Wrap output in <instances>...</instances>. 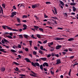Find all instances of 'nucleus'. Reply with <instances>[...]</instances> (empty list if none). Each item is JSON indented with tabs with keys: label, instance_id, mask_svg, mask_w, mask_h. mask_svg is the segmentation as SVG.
<instances>
[{
	"label": "nucleus",
	"instance_id": "obj_1",
	"mask_svg": "<svg viewBox=\"0 0 78 78\" xmlns=\"http://www.w3.org/2000/svg\"><path fill=\"white\" fill-rule=\"evenodd\" d=\"M7 28L10 31H19V30L16 29H12V28L9 27V26H6Z\"/></svg>",
	"mask_w": 78,
	"mask_h": 78
},
{
	"label": "nucleus",
	"instance_id": "obj_2",
	"mask_svg": "<svg viewBox=\"0 0 78 78\" xmlns=\"http://www.w3.org/2000/svg\"><path fill=\"white\" fill-rule=\"evenodd\" d=\"M39 6V5L38 4H35L33 5H32V8L34 9V8H37Z\"/></svg>",
	"mask_w": 78,
	"mask_h": 78
},
{
	"label": "nucleus",
	"instance_id": "obj_3",
	"mask_svg": "<svg viewBox=\"0 0 78 78\" xmlns=\"http://www.w3.org/2000/svg\"><path fill=\"white\" fill-rule=\"evenodd\" d=\"M41 60L43 61H47V58L45 57L40 58L39 59V62H41Z\"/></svg>",
	"mask_w": 78,
	"mask_h": 78
},
{
	"label": "nucleus",
	"instance_id": "obj_4",
	"mask_svg": "<svg viewBox=\"0 0 78 78\" xmlns=\"http://www.w3.org/2000/svg\"><path fill=\"white\" fill-rule=\"evenodd\" d=\"M64 39L62 38L56 37L55 38V40L56 41H61V40H63Z\"/></svg>",
	"mask_w": 78,
	"mask_h": 78
},
{
	"label": "nucleus",
	"instance_id": "obj_5",
	"mask_svg": "<svg viewBox=\"0 0 78 78\" xmlns=\"http://www.w3.org/2000/svg\"><path fill=\"white\" fill-rule=\"evenodd\" d=\"M61 62V60L60 59H57L56 64L58 65V64H60Z\"/></svg>",
	"mask_w": 78,
	"mask_h": 78
},
{
	"label": "nucleus",
	"instance_id": "obj_6",
	"mask_svg": "<svg viewBox=\"0 0 78 78\" xmlns=\"http://www.w3.org/2000/svg\"><path fill=\"white\" fill-rule=\"evenodd\" d=\"M61 47H62V45H58L56 47V50H59V49H60V48H61Z\"/></svg>",
	"mask_w": 78,
	"mask_h": 78
},
{
	"label": "nucleus",
	"instance_id": "obj_7",
	"mask_svg": "<svg viewBox=\"0 0 78 78\" xmlns=\"http://www.w3.org/2000/svg\"><path fill=\"white\" fill-rule=\"evenodd\" d=\"M24 59L25 60H26V61H27V62H30V63H31V61L30 60V59L27 58H25Z\"/></svg>",
	"mask_w": 78,
	"mask_h": 78
},
{
	"label": "nucleus",
	"instance_id": "obj_8",
	"mask_svg": "<svg viewBox=\"0 0 78 78\" xmlns=\"http://www.w3.org/2000/svg\"><path fill=\"white\" fill-rule=\"evenodd\" d=\"M1 70L2 72H5V67H2L1 68Z\"/></svg>",
	"mask_w": 78,
	"mask_h": 78
},
{
	"label": "nucleus",
	"instance_id": "obj_9",
	"mask_svg": "<svg viewBox=\"0 0 78 78\" xmlns=\"http://www.w3.org/2000/svg\"><path fill=\"white\" fill-rule=\"evenodd\" d=\"M0 51H2L3 53H6V51H4V49H0Z\"/></svg>",
	"mask_w": 78,
	"mask_h": 78
},
{
	"label": "nucleus",
	"instance_id": "obj_10",
	"mask_svg": "<svg viewBox=\"0 0 78 78\" xmlns=\"http://www.w3.org/2000/svg\"><path fill=\"white\" fill-rule=\"evenodd\" d=\"M40 69L42 70V71H44V69H43V66L42 65H41L40 66Z\"/></svg>",
	"mask_w": 78,
	"mask_h": 78
},
{
	"label": "nucleus",
	"instance_id": "obj_11",
	"mask_svg": "<svg viewBox=\"0 0 78 78\" xmlns=\"http://www.w3.org/2000/svg\"><path fill=\"white\" fill-rule=\"evenodd\" d=\"M59 2L60 3V4L62 6H64V4L62 1H59Z\"/></svg>",
	"mask_w": 78,
	"mask_h": 78
},
{
	"label": "nucleus",
	"instance_id": "obj_12",
	"mask_svg": "<svg viewBox=\"0 0 78 78\" xmlns=\"http://www.w3.org/2000/svg\"><path fill=\"white\" fill-rule=\"evenodd\" d=\"M35 65L37 67H39L40 66V65L37 62L35 63Z\"/></svg>",
	"mask_w": 78,
	"mask_h": 78
},
{
	"label": "nucleus",
	"instance_id": "obj_13",
	"mask_svg": "<svg viewBox=\"0 0 78 78\" xmlns=\"http://www.w3.org/2000/svg\"><path fill=\"white\" fill-rule=\"evenodd\" d=\"M31 64H32V66H33L34 67H36V64H35V63H34V62H32Z\"/></svg>",
	"mask_w": 78,
	"mask_h": 78
},
{
	"label": "nucleus",
	"instance_id": "obj_14",
	"mask_svg": "<svg viewBox=\"0 0 78 78\" xmlns=\"http://www.w3.org/2000/svg\"><path fill=\"white\" fill-rule=\"evenodd\" d=\"M73 11L74 12H75V11H76V8L74 6H73Z\"/></svg>",
	"mask_w": 78,
	"mask_h": 78
},
{
	"label": "nucleus",
	"instance_id": "obj_15",
	"mask_svg": "<svg viewBox=\"0 0 78 78\" xmlns=\"http://www.w3.org/2000/svg\"><path fill=\"white\" fill-rule=\"evenodd\" d=\"M6 37H8L9 39H12V37L11 36L9 35L6 36Z\"/></svg>",
	"mask_w": 78,
	"mask_h": 78
},
{
	"label": "nucleus",
	"instance_id": "obj_16",
	"mask_svg": "<svg viewBox=\"0 0 78 78\" xmlns=\"http://www.w3.org/2000/svg\"><path fill=\"white\" fill-rule=\"evenodd\" d=\"M17 20L18 23H20V22H21V21H20V20L19 18H17Z\"/></svg>",
	"mask_w": 78,
	"mask_h": 78
},
{
	"label": "nucleus",
	"instance_id": "obj_17",
	"mask_svg": "<svg viewBox=\"0 0 78 78\" xmlns=\"http://www.w3.org/2000/svg\"><path fill=\"white\" fill-rule=\"evenodd\" d=\"M36 36L37 37H38V39H40V38H41V35H40L39 34H37Z\"/></svg>",
	"mask_w": 78,
	"mask_h": 78
},
{
	"label": "nucleus",
	"instance_id": "obj_18",
	"mask_svg": "<svg viewBox=\"0 0 78 78\" xmlns=\"http://www.w3.org/2000/svg\"><path fill=\"white\" fill-rule=\"evenodd\" d=\"M23 36L25 38H27V39H28V36L27 35L24 34Z\"/></svg>",
	"mask_w": 78,
	"mask_h": 78
},
{
	"label": "nucleus",
	"instance_id": "obj_19",
	"mask_svg": "<svg viewBox=\"0 0 78 78\" xmlns=\"http://www.w3.org/2000/svg\"><path fill=\"white\" fill-rule=\"evenodd\" d=\"M16 13H17L16 12H13L12 13V14H14V16H16Z\"/></svg>",
	"mask_w": 78,
	"mask_h": 78
},
{
	"label": "nucleus",
	"instance_id": "obj_20",
	"mask_svg": "<svg viewBox=\"0 0 78 78\" xmlns=\"http://www.w3.org/2000/svg\"><path fill=\"white\" fill-rule=\"evenodd\" d=\"M70 5L72 6H75V5H76V4L75 3H71Z\"/></svg>",
	"mask_w": 78,
	"mask_h": 78
},
{
	"label": "nucleus",
	"instance_id": "obj_21",
	"mask_svg": "<svg viewBox=\"0 0 78 78\" xmlns=\"http://www.w3.org/2000/svg\"><path fill=\"white\" fill-rule=\"evenodd\" d=\"M13 63L16 64V66H19V65H20V64L16 62H14Z\"/></svg>",
	"mask_w": 78,
	"mask_h": 78
},
{
	"label": "nucleus",
	"instance_id": "obj_22",
	"mask_svg": "<svg viewBox=\"0 0 78 78\" xmlns=\"http://www.w3.org/2000/svg\"><path fill=\"white\" fill-rule=\"evenodd\" d=\"M74 40V39L73 38H70L68 40V41H73Z\"/></svg>",
	"mask_w": 78,
	"mask_h": 78
},
{
	"label": "nucleus",
	"instance_id": "obj_23",
	"mask_svg": "<svg viewBox=\"0 0 78 78\" xmlns=\"http://www.w3.org/2000/svg\"><path fill=\"white\" fill-rule=\"evenodd\" d=\"M39 53H41V54L42 55H43V54L44 53V51H39Z\"/></svg>",
	"mask_w": 78,
	"mask_h": 78
},
{
	"label": "nucleus",
	"instance_id": "obj_24",
	"mask_svg": "<svg viewBox=\"0 0 78 78\" xmlns=\"http://www.w3.org/2000/svg\"><path fill=\"white\" fill-rule=\"evenodd\" d=\"M34 28H35V29H38V28H39V27L38 26H34Z\"/></svg>",
	"mask_w": 78,
	"mask_h": 78
},
{
	"label": "nucleus",
	"instance_id": "obj_25",
	"mask_svg": "<svg viewBox=\"0 0 78 78\" xmlns=\"http://www.w3.org/2000/svg\"><path fill=\"white\" fill-rule=\"evenodd\" d=\"M39 30H40V31H41L42 32V33H43V32H44V29H42V28H39Z\"/></svg>",
	"mask_w": 78,
	"mask_h": 78
},
{
	"label": "nucleus",
	"instance_id": "obj_26",
	"mask_svg": "<svg viewBox=\"0 0 78 78\" xmlns=\"http://www.w3.org/2000/svg\"><path fill=\"white\" fill-rule=\"evenodd\" d=\"M51 49L50 50L51 51H54V48L53 47H51Z\"/></svg>",
	"mask_w": 78,
	"mask_h": 78
},
{
	"label": "nucleus",
	"instance_id": "obj_27",
	"mask_svg": "<svg viewBox=\"0 0 78 78\" xmlns=\"http://www.w3.org/2000/svg\"><path fill=\"white\" fill-rule=\"evenodd\" d=\"M11 51H12L13 53H16V51L13 49H11L10 50Z\"/></svg>",
	"mask_w": 78,
	"mask_h": 78
},
{
	"label": "nucleus",
	"instance_id": "obj_28",
	"mask_svg": "<svg viewBox=\"0 0 78 78\" xmlns=\"http://www.w3.org/2000/svg\"><path fill=\"white\" fill-rule=\"evenodd\" d=\"M51 18L53 19H56V20H58V18L56 17H51Z\"/></svg>",
	"mask_w": 78,
	"mask_h": 78
},
{
	"label": "nucleus",
	"instance_id": "obj_29",
	"mask_svg": "<svg viewBox=\"0 0 78 78\" xmlns=\"http://www.w3.org/2000/svg\"><path fill=\"white\" fill-rule=\"evenodd\" d=\"M54 11H55V14H57V10H56V9L55 7L54 8Z\"/></svg>",
	"mask_w": 78,
	"mask_h": 78
},
{
	"label": "nucleus",
	"instance_id": "obj_30",
	"mask_svg": "<svg viewBox=\"0 0 78 78\" xmlns=\"http://www.w3.org/2000/svg\"><path fill=\"white\" fill-rule=\"evenodd\" d=\"M72 71V69H70L69 70V76H70V73H71V71Z\"/></svg>",
	"mask_w": 78,
	"mask_h": 78
},
{
	"label": "nucleus",
	"instance_id": "obj_31",
	"mask_svg": "<svg viewBox=\"0 0 78 78\" xmlns=\"http://www.w3.org/2000/svg\"><path fill=\"white\" fill-rule=\"evenodd\" d=\"M33 42V41H29V43L30 46H31L32 45V43Z\"/></svg>",
	"mask_w": 78,
	"mask_h": 78
},
{
	"label": "nucleus",
	"instance_id": "obj_32",
	"mask_svg": "<svg viewBox=\"0 0 78 78\" xmlns=\"http://www.w3.org/2000/svg\"><path fill=\"white\" fill-rule=\"evenodd\" d=\"M55 55L56 54H55V53H51V56L52 57L55 56Z\"/></svg>",
	"mask_w": 78,
	"mask_h": 78
},
{
	"label": "nucleus",
	"instance_id": "obj_33",
	"mask_svg": "<svg viewBox=\"0 0 78 78\" xmlns=\"http://www.w3.org/2000/svg\"><path fill=\"white\" fill-rule=\"evenodd\" d=\"M30 76H33V77H36V76L32 74H30Z\"/></svg>",
	"mask_w": 78,
	"mask_h": 78
},
{
	"label": "nucleus",
	"instance_id": "obj_34",
	"mask_svg": "<svg viewBox=\"0 0 78 78\" xmlns=\"http://www.w3.org/2000/svg\"><path fill=\"white\" fill-rule=\"evenodd\" d=\"M4 41L5 42H7V43H9V41H8V40H6V39L5 38L4 39Z\"/></svg>",
	"mask_w": 78,
	"mask_h": 78
},
{
	"label": "nucleus",
	"instance_id": "obj_35",
	"mask_svg": "<svg viewBox=\"0 0 78 78\" xmlns=\"http://www.w3.org/2000/svg\"><path fill=\"white\" fill-rule=\"evenodd\" d=\"M19 38H23V36L21 34V35H19Z\"/></svg>",
	"mask_w": 78,
	"mask_h": 78
},
{
	"label": "nucleus",
	"instance_id": "obj_36",
	"mask_svg": "<svg viewBox=\"0 0 78 78\" xmlns=\"http://www.w3.org/2000/svg\"><path fill=\"white\" fill-rule=\"evenodd\" d=\"M8 27V26H2V28H4V30H6V28H7V27Z\"/></svg>",
	"mask_w": 78,
	"mask_h": 78
},
{
	"label": "nucleus",
	"instance_id": "obj_37",
	"mask_svg": "<svg viewBox=\"0 0 78 78\" xmlns=\"http://www.w3.org/2000/svg\"><path fill=\"white\" fill-rule=\"evenodd\" d=\"M22 18L23 19H25V18H27V15H23V17Z\"/></svg>",
	"mask_w": 78,
	"mask_h": 78
},
{
	"label": "nucleus",
	"instance_id": "obj_38",
	"mask_svg": "<svg viewBox=\"0 0 78 78\" xmlns=\"http://www.w3.org/2000/svg\"><path fill=\"white\" fill-rule=\"evenodd\" d=\"M15 25H16V26H17L18 27L19 26H20V25H22V24H15Z\"/></svg>",
	"mask_w": 78,
	"mask_h": 78
},
{
	"label": "nucleus",
	"instance_id": "obj_39",
	"mask_svg": "<svg viewBox=\"0 0 78 78\" xmlns=\"http://www.w3.org/2000/svg\"><path fill=\"white\" fill-rule=\"evenodd\" d=\"M33 54L34 55H37V52L35 51H34L33 52Z\"/></svg>",
	"mask_w": 78,
	"mask_h": 78
},
{
	"label": "nucleus",
	"instance_id": "obj_40",
	"mask_svg": "<svg viewBox=\"0 0 78 78\" xmlns=\"http://www.w3.org/2000/svg\"><path fill=\"white\" fill-rule=\"evenodd\" d=\"M44 64H45V66H46V67H48V63L47 62H44Z\"/></svg>",
	"mask_w": 78,
	"mask_h": 78
},
{
	"label": "nucleus",
	"instance_id": "obj_41",
	"mask_svg": "<svg viewBox=\"0 0 78 78\" xmlns=\"http://www.w3.org/2000/svg\"><path fill=\"white\" fill-rule=\"evenodd\" d=\"M2 7L4 8H5V4H2Z\"/></svg>",
	"mask_w": 78,
	"mask_h": 78
},
{
	"label": "nucleus",
	"instance_id": "obj_42",
	"mask_svg": "<svg viewBox=\"0 0 78 78\" xmlns=\"http://www.w3.org/2000/svg\"><path fill=\"white\" fill-rule=\"evenodd\" d=\"M19 70V69L17 67H16V69H15V71H16L17 72V71H18Z\"/></svg>",
	"mask_w": 78,
	"mask_h": 78
},
{
	"label": "nucleus",
	"instance_id": "obj_43",
	"mask_svg": "<svg viewBox=\"0 0 78 78\" xmlns=\"http://www.w3.org/2000/svg\"><path fill=\"white\" fill-rule=\"evenodd\" d=\"M23 27H24V28H27V25L26 24H24L23 25Z\"/></svg>",
	"mask_w": 78,
	"mask_h": 78
},
{
	"label": "nucleus",
	"instance_id": "obj_44",
	"mask_svg": "<svg viewBox=\"0 0 78 78\" xmlns=\"http://www.w3.org/2000/svg\"><path fill=\"white\" fill-rule=\"evenodd\" d=\"M6 34H9V33L8 32H5L4 34V35H6Z\"/></svg>",
	"mask_w": 78,
	"mask_h": 78
},
{
	"label": "nucleus",
	"instance_id": "obj_45",
	"mask_svg": "<svg viewBox=\"0 0 78 78\" xmlns=\"http://www.w3.org/2000/svg\"><path fill=\"white\" fill-rule=\"evenodd\" d=\"M34 49H35V50H37L38 49V48H37V47L36 46H34Z\"/></svg>",
	"mask_w": 78,
	"mask_h": 78
},
{
	"label": "nucleus",
	"instance_id": "obj_46",
	"mask_svg": "<svg viewBox=\"0 0 78 78\" xmlns=\"http://www.w3.org/2000/svg\"><path fill=\"white\" fill-rule=\"evenodd\" d=\"M18 52L20 54L23 53V52L22 51H18Z\"/></svg>",
	"mask_w": 78,
	"mask_h": 78
},
{
	"label": "nucleus",
	"instance_id": "obj_47",
	"mask_svg": "<svg viewBox=\"0 0 78 78\" xmlns=\"http://www.w3.org/2000/svg\"><path fill=\"white\" fill-rule=\"evenodd\" d=\"M51 73L52 74V75H54L55 73L54 72L52 71H51Z\"/></svg>",
	"mask_w": 78,
	"mask_h": 78
},
{
	"label": "nucleus",
	"instance_id": "obj_48",
	"mask_svg": "<svg viewBox=\"0 0 78 78\" xmlns=\"http://www.w3.org/2000/svg\"><path fill=\"white\" fill-rule=\"evenodd\" d=\"M32 73H33V74H34V75H37V73H34V72H33V71H31Z\"/></svg>",
	"mask_w": 78,
	"mask_h": 78
},
{
	"label": "nucleus",
	"instance_id": "obj_49",
	"mask_svg": "<svg viewBox=\"0 0 78 78\" xmlns=\"http://www.w3.org/2000/svg\"><path fill=\"white\" fill-rule=\"evenodd\" d=\"M51 54H49L47 56V58H50V57H51Z\"/></svg>",
	"mask_w": 78,
	"mask_h": 78
},
{
	"label": "nucleus",
	"instance_id": "obj_50",
	"mask_svg": "<svg viewBox=\"0 0 78 78\" xmlns=\"http://www.w3.org/2000/svg\"><path fill=\"white\" fill-rule=\"evenodd\" d=\"M18 48H21V47H22V46H20V44H18Z\"/></svg>",
	"mask_w": 78,
	"mask_h": 78
},
{
	"label": "nucleus",
	"instance_id": "obj_51",
	"mask_svg": "<svg viewBox=\"0 0 78 78\" xmlns=\"http://www.w3.org/2000/svg\"><path fill=\"white\" fill-rule=\"evenodd\" d=\"M46 4H51V2H46Z\"/></svg>",
	"mask_w": 78,
	"mask_h": 78
},
{
	"label": "nucleus",
	"instance_id": "obj_52",
	"mask_svg": "<svg viewBox=\"0 0 78 78\" xmlns=\"http://www.w3.org/2000/svg\"><path fill=\"white\" fill-rule=\"evenodd\" d=\"M14 15L12 14V15L10 16V17H14Z\"/></svg>",
	"mask_w": 78,
	"mask_h": 78
},
{
	"label": "nucleus",
	"instance_id": "obj_53",
	"mask_svg": "<svg viewBox=\"0 0 78 78\" xmlns=\"http://www.w3.org/2000/svg\"><path fill=\"white\" fill-rule=\"evenodd\" d=\"M47 42V40H45L43 42V44H46Z\"/></svg>",
	"mask_w": 78,
	"mask_h": 78
},
{
	"label": "nucleus",
	"instance_id": "obj_54",
	"mask_svg": "<svg viewBox=\"0 0 78 78\" xmlns=\"http://www.w3.org/2000/svg\"><path fill=\"white\" fill-rule=\"evenodd\" d=\"M49 44H50L51 45H53V42H52L51 43H49Z\"/></svg>",
	"mask_w": 78,
	"mask_h": 78
},
{
	"label": "nucleus",
	"instance_id": "obj_55",
	"mask_svg": "<svg viewBox=\"0 0 78 78\" xmlns=\"http://www.w3.org/2000/svg\"><path fill=\"white\" fill-rule=\"evenodd\" d=\"M74 57H75L74 56H71L70 57V59H73V58H74Z\"/></svg>",
	"mask_w": 78,
	"mask_h": 78
},
{
	"label": "nucleus",
	"instance_id": "obj_56",
	"mask_svg": "<svg viewBox=\"0 0 78 78\" xmlns=\"http://www.w3.org/2000/svg\"><path fill=\"white\" fill-rule=\"evenodd\" d=\"M58 30H62V28L61 27H58L57 28Z\"/></svg>",
	"mask_w": 78,
	"mask_h": 78
},
{
	"label": "nucleus",
	"instance_id": "obj_57",
	"mask_svg": "<svg viewBox=\"0 0 78 78\" xmlns=\"http://www.w3.org/2000/svg\"><path fill=\"white\" fill-rule=\"evenodd\" d=\"M62 54H63V55H66V54H67V53H66V52H62Z\"/></svg>",
	"mask_w": 78,
	"mask_h": 78
},
{
	"label": "nucleus",
	"instance_id": "obj_58",
	"mask_svg": "<svg viewBox=\"0 0 78 78\" xmlns=\"http://www.w3.org/2000/svg\"><path fill=\"white\" fill-rule=\"evenodd\" d=\"M68 50L69 51H72V48H69Z\"/></svg>",
	"mask_w": 78,
	"mask_h": 78
},
{
	"label": "nucleus",
	"instance_id": "obj_59",
	"mask_svg": "<svg viewBox=\"0 0 78 78\" xmlns=\"http://www.w3.org/2000/svg\"><path fill=\"white\" fill-rule=\"evenodd\" d=\"M25 50L26 51H28L29 50L28 48H26L25 49Z\"/></svg>",
	"mask_w": 78,
	"mask_h": 78
},
{
	"label": "nucleus",
	"instance_id": "obj_60",
	"mask_svg": "<svg viewBox=\"0 0 78 78\" xmlns=\"http://www.w3.org/2000/svg\"><path fill=\"white\" fill-rule=\"evenodd\" d=\"M13 8L14 9H16V6L15 5L13 6Z\"/></svg>",
	"mask_w": 78,
	"mask_h": 78
},
{
	"label": "nucleus",
	"instance_id": "obj_61",
	"mask_svg": "<svg viewBox=\"0 0 78 78\" xmlns=\"http://www.w3.org/2000/svg\"><path fill=\"white\" fill-rule=\"evenodd\" d=\"M20 76H25V75H24L23 74H20Z\"/></svg>",
	"mask_w": 78,
	"mask_h": 78
},
{
	"label": "nucleus",
	"instance_id": "obj_62",
	"mask_svg": "<svg viewBox=\"0 0 78 78\" xmlns=\"http://www.w3.org/2000/svg\"><path fill=\"white\" fill-rule=\"evenodd\" d=\"M2 44H5V41H3V40H2Z\"/></svg>",
	"mask_w": 78,
	"mask_h": 78
},
{
	"label": "nucleus",
	"instance_id": "obj_63",
	"mask_svg": "<svg viewBox=\"0 0 78 78\" xmlns=\"http://www.w3.org/2000/svg\"><path fill=\"white\" fill-rule=\"evenodd\" d=\"M43 48H44V47L42 46H41L40 47V49H41V50H42Z\"/></svg>",
	"mask_w": 78,
	"mask_h": 78
},
{
	"label": "nucleus",
	"instance_id": "obj_64",
	"mask_svg": "<svg viewBox=\"0 0 78 78\" xmlns=\"http://www.w3.org/2000/svg\"><path fill=\"white\" fill-rule=\"evenodd\" d=\"M55 56L56 57H57V58H58L59 57V54H55Z\"/></svg>",
	"mask_w": 78,
	"mask_h": 78
}]
</instances>
